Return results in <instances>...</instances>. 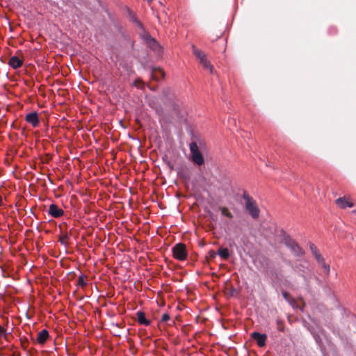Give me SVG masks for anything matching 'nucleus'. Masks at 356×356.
<instances>
[{"mask_svg":"<svg viewBox=\"0 0 356 356\" xmlns=\"http://www.w3.org/2000/svg\"><path fill=\"white\" fill-rule=\"evenodd\" d=\"M78 284L81 286H84L86 285V282L83 276H79L78 278Z\"/></svg>","mask_w":356,"mask_h":356,"instance_id":"a211bd4d","label":"nucleus"},{"mask_svg":"<svg viewBox=\"0 0 356 356\" xmlns=\"http://www.w3.org/2000/svg\"><path fill=\"white\" fill-rule=\"evenodd\" d=\"M151 76L153 79L159 81L164 76V72L161 68H154L151 71Z\"/></svg>","mask_w":356,"mask_h":356,"instance_id":"ddd939ff","label":"nucleus"},{"mask_svg":"<svg viewBox=\"0 0 356 356\" xmlns=\"http://www.w3.org/2000/svg\"><path fill=\"white\" fill-rule=\"evenodd\" d=\"M214 255H215V252H211V257H213Z\"/></svg>","mask_w":356,"mask_h":356,"instance_id":"4be33fe9","label":"nucleus"},{"mask_svg":"<svg viewBox=\"0 0 356 356\" xmlns=\"http://www.w3.org/2000/svg\"><path fill=\"white\" fill-rule=\"evenodd\" d=\"M23 64V61L22 60H21L20 58H19L17 56H12L9 61H8V65L13 67V69H18Z\"/></svg>","mask_w":356,"mask_h":356,"instance_id":"f8f14e48","label":"nucleus"},{"mask_svg":"<svg viewBox=\"0 0 356 356\" xmlns=\"http://www.w3.org/2000/svg\"><path fill=\"white\" fill-rule=\"evenodd\" d=\"M0 337H3L5 339H7V333L6 330L0 325Z\"/></svg>","mask_w":356,"mask_h":356,"instance_id":"6ab92c4d","label":"nucleus"},{"mask_svg":"<svg viewBox=\"0 0 356 356\" xmlns=\"http://www.w3.org/2000/svg\"><path fill=\"white\" fill-rule=\"evenodd\" d=\"M310 249H311L312 254L315 257L317 262L321 266V268L323 269L324 273L326 274H328L330 272V266L325 263L324 259L321 255V254L318 252L317 248L315 246L314 244H311Z\"/></svg>","mask_w":356,"mask_h":356,"instance_id":"20e7f679","label":"nucleus"},{"mask_svg":"<svg viewBox=\"0 0 356 356\" xmlns=\"http://www.w3.org/2000/svg\"><path fill=\"white\" fill-rule=\"evenodd\" d=\"M137 318L140 324L148 326L150 325L151 321L145 318V314L143 312H137Z\"/></svg>","mask_w":356,"mask_h":356,"instance_id":"2eb2a0df","label":"nucleus"},{"mask_svg":"<svg viewBox=\"0 0 356 356\" xmlns=\"http://www.w3.org/2000/svg\"><path fill=\"white\" fill-rule=\"evenodd\" d=\"M219 210L222 216H226L229 219L233 218V214L227 207H219Z\"/></svg>","mask_w":356,"mask_h":356,"instance_id":"f3484780","label":"nucleus"},{"mask_svg":"<svg viewBox=\"0 0 356 356\" xmlns=\"http://www.w3.org/2000/svg\"><path fill=\"white\" fill-rule=\"evenodd\" d=\"M190 150L192 155L193 161L198 165L204 164V160L202 154L199 150L198 146L195 142L190 144Z\"/></svg>","mask_w":356,"mask_h":356,"instance_id":"7ed1b4c3","label":"nucleus"},{"mask_svg":"<svg viewBox=\"0 0 356 356\" xmlns=\"http://www.w3.org/2000/svg\"><path fill=\"white\" fill-rule=\"evenodd\" d=\"M173 257L179 261H184L187 258L186 247L184 243H179L172 248Z\"/></svg>","mask_w":356,"mask_h":356,"instance_id":"f03ea898","label":"nucleus"},{"mask_svg":"<svg viewBox=\"0 0 356 356\" xmlns=\"http://www.w3.org/2000/svg\"><path fill=\"white\" fill-rule=\"evenodd\" d=\"M135 86L138 87L139 86L138 85L137 82H135Z\"/></svg>","mask_w":356,"mask_h":356,"instance_id":"5701e85b","label":"nucleus"},{"mask_svg":"<svg viewBox=\"0 0 356 356\" xmlns=\"http://www.w3.org/2000/svg\"><path fill=\"white\" fill-rule=\"evenodd\" d=\"M252 337L256 341L259 347H264L266 345L267 336L265 334H260L259 332H254L252 333Z\"/></svg>","mask_w":356,"mask_h":356,"instance_id":"6e6552de","label":"nucleus"},{"mask_svg":"<svg viewBox=\"0 0 356 356\" xmlns=\"http://www.w3.org/2000/svg\"><path fill=\"white\" fill-rule=\"evenodd\" d=\"M218 254L221 258L224 259H227L229 257V252L227 248H219L218 250Z\"/></svg>","mask_w":356,"mask_h":356,"instance_id":"dca6fc26","label":"nucleus"},{"mask_svg":"<svg viewBox=\"0 0 356 356\" xmlns=\"http://www.w3.org/2000/svg\"><path fill=\"white\" fill-rule=\"evenodd\" d=\"M170 318L169 314H167V313H165V314H163L162 315L161 321H162L163 322H167L168 321H169V320H170Z\"/></svg>","mask_w":356,"mask_h":356,"instance_id":"aec40b11","label":"nucleus"},{"mask_svg":"<svg viewBox=\"0 0 356 356\" xmlns=\"http://www.w3.org/2000/svg\"><path fill=\"white\" fill-rule=\"evenodd\" d=\"M336 204L338 207L345 209L346 207H353V204L352 202L349 200V199L343 197H339L336 200Z\"/></svg>","mask_w":356,"mask_h":356,"instance_id":"9b49d317","label":"nucleus"},{"mask_svg":"<svg viewBox=\"0 0 356 356\" xmlns=\"http://www.w3.org/2000/svg\"><path fill=\"white\" fill-rule=\"evenodd\" d=\"M143 39L146 42L147 44L155 52H156L157 54H160L161 52V46L150 35H149L147 33H145L143 35Z\"/></svg>","mask_w":356,"mask_h":356,"instance_id":"423d86ee","label":"nucleus"},{"mask_svg":"<svg viewBox=\"0 0 356 356\" xmlns=\"http://www.w3.org/2000/svg\"><path fill=\"white\" fill-rule=\"evenodd\" d=\"M286 243L296 255L300 256L303 254L304 251L294 241L289 239L286 241Z\"/></svg>","mask_w":356,"mask_h":356,"instance_id":"0eeeda50","label":"nucleus"},{"mask_svg":"<svg viewBox=\"0 0 356 356\" xmlns=\"http://www.w3.org/2000/svg\"><path fill=\"white\" fill-rule=\"evenodd\" d=\"M2 204V197L0 195V206Z\"/></svg>","mask_w":356,"mask_h":356,"instance_id":"412c9836","label":"nucleus"},{"mask_svg":"<svg viewBox=\"0 0 356 356\" xmlns=\"http://www.w3.org/2000/svg\"><path fill=\"white\" fill-rule=\"evenodd\" d=\"M26 121L31 124L33 127H37L39 124V118L36 112L27 114L25 117Z\"/></svg>","mask_w":356,"mask_h":356,"instance_id":"9d476101","label":"nucleus"},{"mask_svg":"<svg viewBox=\"0 0 356 356\" xmlns=\"http://www.w3.org/2000/svg\"><path fill=\"white\" fill-rule=\"evenodd\" d=\"M49 214L54 218H60L64 214V211L57 205L51 204L49 208Z\"/></svg>","mask_w":356,"mask_h":356,"instance_id":"1a4fd4ad","label":"nucleus"},{"mask_svg":"<svg viewBox=\"0 0 356 356\" xmlns=\"http://www.w3.org/2000/svg\"><path fill=\"white\" fill-rule=\"evenodd\" d=\"M193 52L195 55V56L200 60V63L202 65L204 68L209 70L211 72H213V67L210 64L209 61L207 60L205 54L195 48L194 46L193 47Z\"/></svg>","mask_w":356,"mask_h":356,"instance_id":"39448f33","label":"nucleus"},{"mask_svg":"<svg viewBox=\"0 0 356 356\" xmlns=\"http://www.w3.org/2000/svg\"><path fill=\"white\" fill-rule=\"evenodd\" d=\"M49 338V332L47 330H42L39 332L37 337V341L40 344H43L46 342L47 339Z\"/></svg>","mask_w":356,"mask_h":356,"instance_id":"4468645a","label":"nucleus"},{"mask_svg":"<svg viewBox=\"0 0 356 356\" xmlns=\"http://www.w3.org/2000/svg\"><path fill=\"white\" fill-rule=\"evenodd\" d=\"M243 199L245 201V209L249 214L253 218H257L259 216V209L255 200L247 193H243Z\"/></svg>","mask_w":356,"mask_h":356,"instance_id":"f257e3e1","label":"nucleus"}]
</instances>
